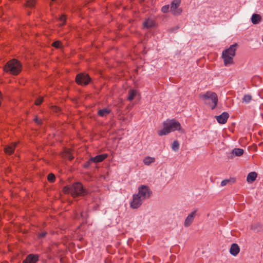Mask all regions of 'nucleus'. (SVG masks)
Listing matches in <instances>:
<instances>
[{
    "label": "nucleus",
    "instance_id": "nucleus-26",
    "mask_svg": "<svg viewBox=\"0 0 263 263\" xmlns=\"http://www.w3.org/2000/svg\"><path fill=\"white\" fill-rule=\"evenodd\" d=\"M47 179L50 182H54L55 180V176L53 173H50L48 175Z\"/></svg>",
    "mask_w": 263,
    "mask_h": 263
},
{
    "label": "nucleus",
    "instance_id": "nucleus-8",
    "mask_svg": "<svg viewBox=\"0 0 263 263\" xmlns=\"http://www.w3.org/2000/svg\"><path fill=\"white\" fill-rule=\"evenodd\" d=\"M40 255L36 254H29L23 260L22 263H36L39 260Z\"/></svg>",
    "mask_w": 263,
    "mask_h": 263
},
{
    "label": "nucleus",
    "instance_id": "nucleus-31",
    "mask_svg": "<svg viewBox=\"0 0 263 263\" xmlns=\"http://www.w3.org/2000/svg\"><path fill=\"white\" fill-rule=\"evenodd\" d=\"M61 45H62V43L60 41H55L52 43V46L56 48H60L61 46Z\"/></svg>",
    "mask_w": 263,
    "mask_h": 263
},
{
    "label": "nucleus",
    "instance_id": "nucleus-20",
    "mask_svg": "<svg viewBox=\"0 0 263 263\" xmlns=\"http://www.w3.org/2000/svg\"><path fill=\"white\" fill-rule=\"evenodd\" d=\"M137 90L135 89H130L128 91V96L127 97V99L131 101L134 100L135 97L137 94Z\"/></svg>",
    "mask_w": 263,
    "mask_h": 263
},
{
    "label": "nucleus",
    "instance_id": "nucleus-34",
    "mask_svg": "<svg viewBox=\"0 0 263 263\" xmlns=\"http://www.w3.org/2000/svg\"><path fill=\"white\" fill-rule=\"evenodd\" d=\"M46 234H47L46 232H42V233L39 234L38 237L39 238H43L46 236Z\"/></svg>",
    "mask_w": 263,
    "mask_h": 263
},
{
    "label": "nucleus",
    "instance_id": "nucleus-28",
    "mask_svg": "<svg viewBox=\"0 0 263 263\" xmlns=\"http://www.w3.org/2000/svg\"><path fill=\"white\" fill-rule=\"evenodd\" d=\"M66 20H67L66 16L65 14H62L59 18L60 21L62 22L60 25L63 26V25H65L66 23Z\"/></svg>",
    "mask_w": 263,
    "mask_h": 263
},
{
    "label": "nucleus",
    "instance_id": "nucleus-37",
    "mask_svg": "<svg viewBox=\"0 0 263 263\" xmlns=\"http://www.w3.org/2000/svg\"><path fill=\"white\" fill-rule=\"evenodd\" d=\"M55 108H56V110H55L56 111H60V108H58L57 107H55Z\"/></svg>",
    "mask_w": 263,
    "mask_h": 263
},
{
    "label": "nucleus",
    "instance_id": "nucleus-10",
    "mask_svg": "<svg viewBox=\"0 0 263 263\" xmlns=\"http://www.w3.org/2000/svg\"><path fill=\"white\" fill-rule=\"evenodd\" d=\"M197 211V210H194L187 216L184 222V226L185 227H189L191 225L194 221Z\"/></svg>",
    "mask_w": 263,
    "mask_h": 263
},
{
    "label": "nucleus",
    "instance_id": "nucleus-22",
    "mask_svg": "<svg viewBox=\"0 0 263 263\" xmlns=\"http://www.w3.org/2000/svg\"><path fill=\"white\" fill-rule=\"evenodd\" d=\"M235 181H236V179L234 178L224 179L221 181V185L222 186H224L226 185L227 184H228L229 183H230V182L234 183Z\"/></svg>",
    "mask_w": 263,
    "mask_h": 263
},
{
    "label": "nucleus",
    "instance_id": "nucleus-4",
    "mask_svg": "<svg viewBox=\"0 0 263 263\" xmlns=\"http://www.w3.org/2000/svg\"><path fill=\"white\" fill-rule=\"evenodd\" d=\"M237 44L231 45L228 49L223 51L222 58L223 59L225 66L232 64L233 63V57L235 55Z\"/></svg>",
    "mask_w": 263,
    "mask_h": 263
},
{
    "label": "nucleus",
    "instance_id": "nucleus-12",
    "mask_svg": "<svg viewBox=\"0 0 263 263\" xmlns=\"http://www.w3.org/2000/svg\"><path fill=\"white\" fill-rule=\"evenodd\" d=\"M229 115L227 112H223L220 115L216 116L217 122L220 124H224L227 122Z\"/></svg>",
    "mask_w": 263,
    "mask_h": 263
},
{
    "label": "nucleus",
    "instance_id": "nucleus-36",
    "mask_svg": "<svg viewBox=\"0 0 263 263\" xmlns=\"http://www.w3.org/2000/svg\"><path fill=\"white\" fill-rule=\"evenodd\" d=\"M83 212H80V216L78 215L77 213H76V217L79 218L80 217H83Z\"/></svg>",
    "mask_w": 263,
    "mask_h": 263
},
{
    "label": "nucleus",
    "instance_id": "nucleus-23",
    "mask_svg": "<svg viewBox=\"0 0 263 263\" xmlns=\"http://www.w3.org/2000/svg\"><path fill=\"white\" fill-rule=\"evenodd\" d=\"M155 161V159L154 158L147 157L143 160V163L145 165H148L150 164H151L152 163L154 162Z\"/></svg>",
    "mask_w": 263,
    "mask_h": 263
},
{
    "label": "nucleus",
    "instance_id": "nucleus-24",
    "mask_svg": "<svg viewBox=\"0 0 263 263\" xmlns=\"http://www.w3.org/2000/svg\"><path fill=\"white\" fill-rule=\"evenodd\" d=\"M252 99V97L250 95H246L243 96L242 101L243 102L248 103L251 101Z\"/></svg>",
    "mask_w": 263,
    "mask_h": 263
},
{
    "label": "nucleus",
    "instance_id": "nucleus-29",
    "mask_svg": "<svg viewBox=\"0 0 263 263\" xmlns=\"http://www.w3.org/2000/svg\"><path fill=\"white\" fill-rule=\"evenodd\" d=\"M43 101V97H39L35 101V104L36 105H40Z\"/></svg>",
    "mask_w": 263,
    "mask_h": 263
},
{
    "label": "nucleus",
    "instance_id": "nucleus-33",
    "mask_svg": "<svg viewBox=\"0 0 263 263\" xmlns=\"http://www.w3.org/2000/svg\"><path fill=\"white\" fill-rule=\"evenodd\" d=\"M169 10V6L165 5L162 7L161 10L163 13H166Z\"/></svg>",
    "mask_w": 263,
    "mask_h": 263
},
{
    "label": "nucleus",
    "instance_id": "nucleus-21",
    "mask_svg": "<svg viewBox=\"0 0 263 263\" xmlns=\"http://www.w3.org/2000/svg\"><path fill=\"white\" fill-rule=\"evenodd\" d=\"M232 153L236 156H241L243 154V150L241 148H235L232 151Z\"/></svg>",
    "mask_w": 263,
    "mask_h": 263
},
{
    "label": "nucleus",
    "instance_id": "nucleus-1",
    "mask_svg": "<svg viewBox=\"0 0 263 263\" xmlns=\"http://www.w3.org/2000/svg\"><path fill=\"white\" fill-rule=\"evenodd\" d=\"M163 124L164 127L158 132L160 136L166 135L175 130L181 131V133L184 132L181 129L180 123L175 119L166 121L163 122Z\"/></svg>",
    "mask_w": 263,
    "mask_h": 263
},
{
    "label": "nucleus",
    "instance_id": "nucleus-6",
    "mask_svg": "<svg viewBox=\"0 0 263 263\" xmlns=\"http://www.w3.org/2000/svg\"><path fill=\"white\" fill-rule=\"evenodd\" d=\"M152 194V191L147 185H142L138 188V194L137 195L143 200L149 198Z\"/></svg>",
    "mask_w": 263,
    "mask_h": 263
},
{
    "label": "nucleus",
    "instance_id": "nucleus-9",
    "mask_svg": "<svg viewBox=\"0 0 263 263\" xmlns=\"http://www.w3.org/2000/svg\"><path fill=\"white\" fill-rule=\"evenodd\" d=\"M144 200L137 194L133 195V201L130 202V206L133 209H137L141 204L142 201Z\"/></svg>",
    "mask_w": 263,
    "mask_h": 263
},
{
    "label": "nucleus",
    "instance_id": "nucleus-3",
    "mask_svg": "<svg viewBox=\"0 0 263 263\" xmlns=\"http://www.w3.org/2000/svg\"><path fill=\"white\" fill-rule=\"evenodd\" d=\"M22 69L21 63L15 59L8 61L4 67V70L6 72H9L13 75L18 74Z\"/></svg>",
    "mask_w": 263,
    "mask_h": 263
},
{
    "label": "nucleus",
    "instance_id": "nucleus-25",
    "mask_svg": "<svg viewBox=\"0 0 263 263\" xmlns=\"http://www.w3.org/2000/svg\"><path fill=\"white\" fill-rule=\"evenodd\" d=\"M179 142L175 140L173 142L172 148L174 151H177L179 149Z\"/></svg>",
    "mask_w": 263,
    "mask_h": 263
},
{
    "label": "nucleus",
    "instance_id": "nucleus-30",
    "mask_svg": "<svg viewBox=\"0 0 263 263\" xmlns=\"http://www.w3.org/2000/svg\"><path fill=\"white\" fill-rule=\"evenodd\" d=\"M93 161H90V158L86 163L83 164V167L85 168H88Z\"/></svg>",
    "mask_w": 263,
    "mask_h": 263
},
{
    "label": "nucleus",
    "instance_id": "nucleus-35",
    "mask_svg": "<svg viewBox=\"0 0 263 263\" xmlns=\"http://www.w3.org/2000/svg\"><path fill=\"white\" fill-rule=\"evenodd\" d=\"M34 120L35 122L36 123H37V124H39V125H41V124H42V120H41V119H38V118H37V117H36V118L34 119Z\"/></svg>",
    "mask_w": 263,
    "mask_h": 263
},
{
    "label": "nucleus",
    "instance_id": "nucleus-15",
    "mask_svg": "<svg viewBox=\"0 0 263 263\" xmlns=\"http://www.w3.org/2000/svg\"><path fill=\"white\" fill-rule=\"evenodd\" d=\"M240 251V248L236 243H233L230 248V252L233 256H236Z\"/></svg>",
    "mask_w": 263,
    "mask_h": 263
},
{
    "label": "nucleus",
    "instance_id": "nucleus-13",
    "mask_svg": "<svg viewBox=\"0 0 263 263\" xmlns=\"http://www.w3.org/2000/svg\"><path fill=\"white\" fill-rule=\"evenodd\" d=\"M108 157V154H103L99 155L94 157H90V161L93 163H98L103 161Z\"/></svg>",
    "mask_w": 263,
    "mask_h": 263
},
{
    "label": "nucleus",
    "instance_id": "nucleus-14",
    "mask_svg": "<svg viewBox=\"0 0 263 263\" xmlns=\"http://www.w3.org/2000/svg\"><path fill=\"white\" fill-rule=\"evenodd\" d=\"M111 110L108 108H103L100 109L98 111V115L99 116L104 118L106 117L110 112Z\"/></svg>",
    "mask_w": 263,
    "mask_h": 263
},
{
    "label": "nucleus",
    "instance_id": "nucleus-19",
    "mask_svg": "<svg viewBox=\"0 0 263 263\" xmlns=\"http://www.w3.org/2000/svg\"><path fill=\"white\" fill-rule=\"evenodd\" d=\"M262 20L261 16L258 14H253L251 17V21L253 24H259Z\"/></svg>",
    "mask_w": 263,
    "mask_h": 263
},
{
    "label": "nucleus",
    "instance_id": "nucleus-27",
    "mask_svg": "<svg viewBox=\"0 0 263 263\" xmlns=\"http://www.w3.org/2000/svg\"><path fill=\"white\" fill-rule=\"evenodd\" d=\"M35 1H26V3L25 4V6L30 8L33 7L35 5Z\"/></svg>",
    "mask_w": 263,
    "mask_h": 263
},
{
    "label": "nucleus",
    "instance_id": "nucleus-17",
    "mask_svg": "<svg viewBox=\"0 0 263 263\" xmlns=\"http://www.w3.org/2000/svg\"><path fill=\"white\" fill-rule=\"evenodd\" d=\"M155 24V21L153 19L148 18L144 21L143 27L146 28H151L154 27Z\"/></svg>",
    "mask_w": 263,
    "mask_h": 263
},
{
    "label": "nucleus",
    "instance_id": "nucleus-5",
    "mask_svg": "<svg viewBox=\"0 0 263 263\" xmlns=\"http://www.w3.org/2000/svg\"><path fill=\"white\" fill-rule=\"evenodd\" d=\"M75 81L78 85L86 86L90 82L91 78L86 73H80L76 76Z\"/></svg>",
    "mask_w": 263,
    "mask_h": 263
},
{
    "label": "nucleus",
    "instance_id": "nucleus-32",
    "mask_svg": "<svg viewBox=\"0 0 263 263\" xmlns=\"http://www.w3.org/2000/svg\"><path fill=\"white\" fill-rule=\"evenodd\" d=\"M65 156L69 160H72L73 159L74 157L71 155L69 151H67L65 154Z\"/></svg>",
    "mask_w": 263,
    "mask_h": 263
},
{
    "label": "nucleus",
    "instance_id": "nucleus-18",
    "mask_svg": "<svg viewBox=\"0 0 263 263\" xmlns=\"http://www.w3.org/2000/svg\"><path fill=\"white\" fill-rule=\"evenodd\" d=\"M257 176V174L256 172H252L248 174L247 180L249 183H252L256 180Z\"/></svg>",
    "mask_w": 263,
    "mask_h": 263
},
{
    "label": "nucleus",
    "instance_id": "nucleus-11",
    "mask_svg": "<svg viewBox=\"0 0 263 263\" xmlns=\"http://www.w3.org/2000/svg\"><path fill=\"white\" fill-rule=\"evenodd\" d=\"M180 1H172L171 7V11L175 14L178 15L181 13L182 10L179 8Z\"/></svg>",
    "mask_w": 263,
    "mask_h": 263
},
{
    "label": "nucleus",
    "instance_id": "nucleus-16",
    "mask_svg": "<svg viewBox=\"0 0 263 263\" xmlns=\"http://www.w3.org/2000/svg\"><path fill=\"white\" fill-rule=\"evenodd\" d=\"M16 144H17L15 143L6 146L4 148L5 152L8 155L12 154L14 151Z\"/></svg>",
    "mask_w": 263,
    "mask_h": 263
},
{
    "label": "nucleus",
    "instance_id": "nucleus-7",
    "mask_svg": "<svg viewBox=\"0 0 263 263\" xmlns=\"http://www.w3.org/2000/svg\"><path fill=\"white\" fill-rule=\"evenodd\" d=\"M201 98L203 100L210 99L212 101L213 105H211L212 109H214L217 106L218 98L215 92L207 91L205 94L201 96Z\"/></svg>",
    "mask_w": 263,
    "mask_h": 263
},
{
    "label": "nucleus",
    "instance_id": "nucleus-2",
    "mask_svg": "<svg viewBox=\"0 0 263 263\" xmlns=\"http://www.w3.org/2000/svg\"><path fill=\"white\" fill-rule=\"evenodd\" d=\"M63 191L65 194H70L73 197L84 196L87 194L86 190L80 182H76L71 185L65 186Z\"/></svg>",
    "mask_w": 263,
    "mask_h": 263
}]
</instances>
